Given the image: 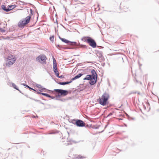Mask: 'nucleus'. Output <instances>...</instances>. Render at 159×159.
<instances>
[{
  "label": "nucleus",
  "mask_w": 159,
  "mask_h": 159,
  "mask_svg": "<svg viewBox=\"0 0 159 159\" xmlns=\"http://www.w3.org/2000/svg\"><path fill=\"white\" fill-rule=\"evenodd\" d=\"M59 38L62 41L67 44L68 45L76 46L75 48H69V49H72L74 48H87V46L86 45L80 44L79 43H77L75 42H71L65 39L61 38L60 37Z\"/></svg>",
  "instance_id": "1"
},
{
  "label": "nucleus",
  "mask_w": 159,
  "mask_h": 159,
  "mask_svg": "<svg viewBox=\"0 0 159 159\" xmlns=\"http://www.w3.org/2000/svg\"><path fill=\"white\" fill-rule=\"evenodd\" d=\"M109 98V94L107 93H105L100 98L98 99L97 101L101 105L104 106L108 103L107 101Z\"/></svg>",
  "instance_id": "2"
},
{
  "label": "nucleus",
  "mask_w": 159,
  "mask_h": 159,
  "mask_svg": "<svg viewBox=\"0 0 159 159\" xmlns=\"http://www.w3.org/2000/svg\"><path fill=\"white\" fill-rule=\"evenodd\" d=\"M16 60L14 56L12 55H10L8 56L7 58L6 62L3 64L4 66L7 67H10L14 63Z\"/></svg>",
  "instance_id": "3"
},
{
  "label": "nucleus",
  "mask_w": 159,
  "mask_h": 159,
  "mask_svg": "<svg viewBox=\"0 0 159 159\" xmlns=\"http://www.w3.org/2000/svg\"><path fill=\"white\" fill-rule=\"evenodd\" d=\"M84 39H85L84 41L86 42L92 48H95L96 47V43L94 40L89 37H84L81 40H83Z\"/></svg>",
  "instance_id": "4"
},
{
  "label": "nucleus",
  "mask_w": 159,
  "mask_h": 159,
  "mask_svg": "<svg viewBox=\"0 0 159 159\" xmlns=\"http://www.w3.org/2000/svg\"><path fill=\"white\" fill-rule=\"evenodd\" d=\"M31 19L30 16H28L24 20H20L18 23V25L19 27H23L24 26L30 22Z\"/></svg>",
  "instance_id": "5"
},
{
  "label": "nucleus",
  "mask_w": 159,
  "mask_h": 159,
  "mask_svg": "<svg viewBox=\"0 0 159 159\" xmlns=\"http://www.w3.org/2000/svg\"><path fill=\"white\" fill-rule=\"evenodd\" d=\"M54 91L58 93H60V95H61L62 96H66L67 95L68 93V91L66 90L55 89H54Z\"/></svg>",
  "instance_id": "6"
},
{
  "label": "nucleus",
  "mask_w": 159,
  "mask_h": 159,
  "mask_svg": "<svg viewBox=\"0 0 159 159\" xmlns=\"http://www.w3.org/2000/svg\"><path fill=\"white\" fill-rule=\"evenodd\" d=\"M47 58L45 55L43 54H41L39 56L36 58V61H38L40 63H43L46 62Z\"/></svg>",
  "instance_id": "7"
},
{
  "label": "nucleus",
  "mask_w": 159,
  "mask_h": 159,
  "mask_svg": "<svg viewBox=\"0 0 159 159\" xmlns=\"http://www.w3.org/2000/svg\"><path fill=\"white\" fill-rule=\"evenodd\" d=\"M75 125L78 127H82L85 126V123L80 120H76L75 122Z\"/></svg>",
  "instance_id": "8"
},
{
  "label": "nucleus",
  "mask_w": 159,
  "mask_h": 159,
  "mask_svg": "<svg viewBox=\"0 0 159 159\" xmlns=\"http://www.w3.org/2000/svg\"><path fill=\"white\" fill-rule=\"evenodd\" d=\"M92 75H91V76L92 77L93 80H95V79H97V74L96 73L95 70L93 69L91 70Z\"/></svg>",
  "instance_id": "9"
},
{
  "label": "nucleus",
  "mask_w": 159,
  "mask_h": 159,
  "mask_svg": "<svg viewBox=\"0 0 159 159\" xmlns=\"http://www.w3.org/2000/svg\"><path fill=\"white\" fill-rule=\"evenodd\" d=\"M83 75V74L82 73H80L79 74L77 75L76 76H75V77L72 78L71 79V81H73L74 80H75L76 79H78L80 77H81L82 75Z\"/></svg>",
  "instance_id": "10"
},
{
  "label": "nucleus",
  "mask_w": 159,
  "mask_h": 159,
  "mask_svg": "<svg viewBox=\"0 0 159 159\" xmlns=\"http://www.w3.org/2000/svg\"><path fill=\"white\" fill-rule=\"evenodd\" d=\"M72 82V81H66L65 82H57V83L61 85H65L69 84L71 83Z\"/></svg>",
  "instance_id": "11"
},
{
  "label": "nucleus",
  "mask_w": 159,
  "mask_h": 159,
  "mask_svg": "<svg viewBox=\"0 0 159 159\" xmlns=\"http://www.w3.org/2000/svg\"><path fill=\"white\" fill-rule=\"evenodd\" d=\"M91 76V75H87L86 77L84 78V80H93V78Z\"/></svg>",
  "instance_id": "12"
},
{
  "label": "nucleus",
  "mask_w": 159,
  "mask_h": 159,
  "mask_svg": "<svg viewBox=\"0 0 159 159\" xmlns=\"http://www.w3.org/2000/svg\"><path fill=\"white\" fill-rule=\"evenodd\" d=\"M1 7L2 9L4 11L6 12H8L9 11V9H8L7 7L6 8L5 6L4 5H2Z\"/></svg>",
  "instance_id": "13"
},
{
  "label": "nucleus",
  "mask_w": 159,
  "mask_h": 159,
  "mask_svg": "<svg viewBox=\"0 0 159 159\" xmlns=\"http://www.w3.org/2000/svg\"><path fill=\"white\" fill-rule=\"evenodd\" d=\"M95 80H90L89 81V84L91 85H94L97 81V79H95Z\"/></svg>",
  "instance_id": "14"
},
{
  "label": "nucleus",
  "mask_w": 159,
  "mask_h": 159,
  "mask_svg": "<svg viewBox=\"0 0 159 159\" xmlns=\"http://www.w3.org/2000/svg\"><path fill=\"white\" fill-rule=\"evenodd\" d=\"M61 96H62L61 95H60V93H58V95L56 96V99L57 100H59L61 101H63L62 99H59L58 98H60Z\"/></svg>",
  "instance_id": "15"
},
{
  "label": "nucleus",
  "mask_w": 159,
  "mask_h": 159,
  "mask_svg": "<svg viewBox=\"0 0 159 159\" xmlns=\"http://www.w3.org/2000/svg\"><path fill=\"white\" fill-rule=\"evenodd\" d=\"M15 7L14 5H9L7 7L8 9H9V11L15 8Z\"/></svg>",
  "instance_id": "16"
},
{
  "label": "nucleus",
  "mask_w": 159,
  "mask_h": 159,
  "mask_svg": "<svg viewBox=\"0 0 159 159\" xmlns=\"http://www.w3.org/2000/svg\"><path fill=\"white\" fill-rule=\"evenodd\" d=\"M46 90H49L48 89H46L43 88L42 87L40 88L39 90V91L40 92H46Z\"/></svg>",
  "instance_id": "17"
},
{
  "label": "nucleus",
  "mask_w": 159,
  "mask_h": 159,
  "mask_svg": "<svg viewBox=\"0 0 159 159\" xmlns=\"http://www.w3.org/2000/svg\"><path fill=\"white\" fill-rule=\"evenodd\" d=\"M11 84H12V86L15 89H16V90H18L19 91L20 90H19V89H18V88L17 87V86H16V84H14V83H11Z\"/></svg>",
  "instance_id": "18"
},
{
  "label": "nucleus",
  "mask_w": 159,
  "mask_h": 159,
  "mask_svg": "<svg viewBox=\"0 0 159 159\" xmlns=\"http://www.w3.org/2000/svg\"><path fill=\"white\" fill-rule=\"evenodd\" d=\"M53 71L56 70H57V64H53Z\"/></svg>",
  "instance_id": "19"
},
{
  "label": "nucleus",
  "mask_w": 159,
  "mask_h": 159,
  "mask_svg": "<svg viewBox=\"0 0 159 159\" xmlns=\"http://www.w3.org/2000/svg\"><path fill=\"white\" fill-rule=\"evenodd\" d=\"M30 98V99H32V100H33L35 101L36 102H39V103L43 104V103H42L40 100H37V99H33V98Z\"/></svg>",
  "instance_id": "20"
},
{
  "label": "nucleus",
  "mask_w": 159,
  "mask_h": 159,
  "mask_svg": "<svg viewBox=\"0 0 159 159\" xmlns=\"http://www.w3.org/2000/svg\"><path fill=\"white\" fill-rule=\"evenodd\" d=\"M73 159H84V158L82 157H80V156H79L76 157H75Z\"/></svg>",
  "instance_id": "21"
},
{
  "label": "nucleus",
  "mask_w": 159,
  "mask_h": 159,
  "mask_svg": "<svg viewBox=\"0 0 159 159\" xmlns=\"http://www.w3.org/2000/svg\"><path fill=\"white\" fill-rule=\"evenodd\" d=\"M54 35L52 36V37H50V41L52 42H53L54 41Z\"/></svg>",
  "instance_id": "22"
},
{
  "label": "nucleus",
  "mask_w": 159,
  "mask_h": 159,
  "mask_svg": "<svg viewBox=\"0 0 159 159\" xmlns=\"http://www.w3.org/2000/svg\"><path fill=\"white\" fill-rule=\"evenodd\" d=\"M41 94L45 96L48 97H49V95L48 94L46 93H41Z\"/></svg>",
  "instance_id": "23"
},
{
  "label": "nucleus",
  "mask_w": 159,
  "mask_h": 159,
  "mask_svg": "<svg viewBox=\"0 0 159 159\" xmlns=\"http://www.w3.org/2000/svg\"><path fill=\"white\" fill-rule=\"evenodd\" d=\"M36 86L37 87H38L39 88H40V89L42 87L41 85L39 84H37L36 85Z\"/></svg>",
  "instance_id": "24"
},
{
  "label": "nucleus",
  "mask_w": 159,
  "mask_h": 159,
  "mask_svg": "<svg viewBox=\"0 0 159 159\" xmlns=\"http://www.w3.org/2000/svg\"><path fill=\"white\" fill-rule=\"evenodd\" d=\"M52 59H53V64L57 63L56 62V60L54 57H53Z\"/></svg>",
  "instance_id": "25"
},
{
  "label": "nucleus",
  "mask_w": 159,
  "mask_h": 159,
  "mask_svg": "<svg viewBox=\"0 0 159 159\" xmlns=\"http://www.w3.org/2000/svg\"><path fill=\"white\" fill-rule=\"evenodd\" d=\"M0 31L2 33V32H5V30H3V29H2V28H0Z\"/></svg>",
  "instance_id": "26"
},
{
  "label": "nucleus",
  "mask_w": 159,
  "mask_h": 159,
  "mask_svg": "<svg viewBox=\"0 0 159 159\" xmlns=\"http://www.w3.org/2000/svg\"><path fill=\"white\" fill-rule=\"evenodd\" d=\"M48 98H51L52 99H56L55 97H54L53 96H50V95H49V97H48Z\"/></svg>",
  "instance_id": "27"
},
{
  "label": "nucleus",
  "mask_w": 159,
  "mask_h": 159,
  "mask_svg": "<svg viewBox=\"0 0 159 159\" xmlns=\"http://www.w3.org/2000/svg\"><path fill=\"white\" fill-rule=\"evenodd\" d=\"M53 71H54V72L55 73V75H57L58 73H59L58 71L57 70H55Z\"/></svg>",
  "instance_id": "28"
},
{
  "label": "nucleus",
  "mask_w": 159,
  "mask_h": 159,
  "mask_svg": "<svg viewBox=\"0 0 159 159\" xmlns=\"http://www.w3.org/2000/svg\"><path fill=\"white\" fill-rule=\"evenodd\" d=\"M64 76L63 75H61V76H59L58 77V78H64Z\"/></svg>",
  "instance_id": "29"
},
{
  "label": "nucleus",
  "mask_w": 159,
  "mask_h": 159,
  "mask_svg": "<svg viewBox=\"0 0 159 159\" xmlns=\"http://www.w3.org/2000/svg\"><path fill=\"white\" fill-rule=\"evenodd\" d=\"M98 54H99V57H102V55L101 53H100V52L98 53Z\"/></svg>",
  "instance_id": "30"
},
{
  "label": "nucleus",
  "mask_w": 159,
  "mask_h": 159,
  "mask_svg": "<svg viewBox=\"0 0 159 159\" xmlns=\"http://www.w3.org/2000/svg\"><path fill=\"white\" fill-rule=\"evenodd\" d=\"M76 120H72V123L75 125V122L76 121Z\"/></svg>",
  "instance_id": "31"
},
{
  "label": "nucleus",
  "mask_w": 159,
  "mask_h": 159,
  "mask_svg": "<svg viewBox=\"0 0 159 159\" xmlns=\"http://www.w3.org/2000/svg\"><path fill=\"white\" fill-rule=\"evenodd\" d=\"M56 47H57V48H61V46L59 45H57L56 46Z\"/></svg>",
  "instance_id": "32"
},
{
  "label": "nucleus",
  "mask_w": 159,
  "mask_h": 159,
  "mask_svg": "<svg viewBox=\"0 0 159 159\" xmlns=\"http://www.w3.org/2000/svg\"><path fill=\"white\" fill-rule=\"evenodd\" d=\"M113 114L112 113H110L107 116V117H108L112 115Z\"/></svg>",
  "instance_id": "33"
},
{
  "label": "nucleus",
  "mask_w": 159,
  "mask_h": 159,
  "mask_svg": "<svg viewBox=\"0 0 159 159\" xmlns=\"http://www.w3.org/2000/svg\"><path fill=\"white\" fill-rule=\"evenodd\" d=\"M30 12L31 14L33 15V10L32 9H30Z\"/></svg>",
  "instance_id": "34"
},
{
  "label": "nucleus",
  "mask_w": 159,
  "mask_h": 159,
  "mask_svg": "<svg viewBox=\"0 0 159 159\" xmlns=\"http://www.w3.org/2000/svg\"><path fill=\"white\" fill-rule=\"evenodd\" d=\"M44 2L47 3V2H49V1L48 0H42Z\"/></svg>",
  "instance_id": "35"
},
{
  "label": "nucleus",
  "mask_w": 159,
  "mask_h": 159,
  "mask_svg": "<svg viewBox=\"0 0 159 159\" xmlns=\"http://www.w3.org/2000/svg\"><path fill=\"white\" fill-rule=\"evenodd\" d=\"M24 86H25V87H26L27 88H29V86L27 85V84H25V85H24Z\"/></svg>",
  "instance_id": "36"
},
{
  "label": "nucleus",
  "mask_w": 159,
  "mask_h": 159,
  "mask_svg": "<svg viewBox=\"0 0 159 159\" xmlns=\"http://www.w3.org/2000/svg\"><path fill=\"white\" fill-rule=\"evenodd\" d=\"M41 93L40 92H37V93L38 94H41V93Z\"/></svg>",
  "instance_id": "37"
},
{
  "label": "nucleus",
  "mask_w": 159,
  "mask_h": 159,
  "mask_svg": "<svg viewBox=\"0 0 159 159\" xmlns=\"http://www.w3.org/2000/svg\"><path fill=\"white\" fill-rule=\"evenodd\" d=\"M56 75L57 76L58 78V77L59 76V73H58L57 74V75Z\"/></svg>",
  "instance_id": "38"
},
{
  "label": "nucleus",
  "mask_w": 159,
  "mask_h": 159,
  "mask_svg": "<svg viewBox=\"0 0 159 159\" xmlns=\"http://www.w3.org/2000/svg\"><path fill=\"white\" fill-rule=\"evenodd\" d=\"M29 89H31L32 90H34L33 89L30 87H29Z\"/></svg>",
  "instance_id": "39"
},
{
  "label": "nucleus",
  "mask_w": 159,
  "mask_h": 159,
  "mask_svg": "<svg viewBox=\"0 0 159 159\" xmlns=\"http://www.w3.org/2000/svg\"><path fill=\"white\" fill-rule=\"evenodd\" d=\"M21 84V85H24H24H25V84Z\"/></svg>",
  "instance_id": "40"
},
{
  "label": "nucleus",
  "mask_w": 159,
  "mask_h": 159,
  "mask_svg": "<svg viewBox=\"0 0 159 159\" xmlns=\"http://www.w3.org/2000/svg\"><path fill=\"white\" fill-rule=\"evenodd\" d=\"M53 134V133H49L50 134Z\"/></svg>",
  "instance_id": "41"
},
{
  "label": "nucleus",
  "mask_w": 159,
  "mask_h": 159,
  "mask_svg": "<svg viewBox=\"0 0 159 159\" xmlns=\"http://www.w3.org/2000/svg\"><path fill=\"white\" fill-rule=\"evenodd\" d=\"M124 10L125 11H127V10H125V8H124Z\"/></svg>",
  "instance_id": "42"
},
{
  "label": "nucleus",
  "mask_w": 159,
  "mask_h": 159,
  "mask_svg": "<svg viewBox=\"0 0 159 159\" xmlns=\"http://www.w3.org/2000/svg\"><path fill=\"white\" fill-rule=\"evenodd\" d=\"M34 90V91H36V90L34 89V90Z\"/></svg>",
  "instance_id": "43"
},
{
  "label": "nucleus",
  "mask_w": 159,
  "mask_h": 159,
  "mask_svg": "<svg viewBox=\"0 0 159 159\" xmlns=\"http://www.w3.org/2000/svg\"><path fill=\"white\" fill-rule=\"evenodd\" d=\"M56 22H57V20H56Z\"/></svg>",
  "instance_id": "44"
},
{
  "label": "nucleus",
  "mask_w": 159,
  "mask_h": 159,
  "mask_svg": "<svg viewBox=\"0 0 159 159\" xmlns=\"http://www.w3.org/2000/svg\"><path fill=\"white\" fill-rule=\"evenodd\" d=\"M56 22H57V20H56Z\"/></svg>",
  "instance_id": "45"
},
{
  "label": "nucleus",
  "mask_w": 159,
  "mask_h": 159,
  "mask_svg": "<svg viewBox=\"0 0 159 159\" xmlns=\"http://www.w3.org/2000/svg\"><path fill=\"white\" fill-rule=\"evenodd\" d=\"M125 126H126V125L125 124Z\"/></svg>",
  "instance_id": "46"
},
{
  "label": "nucleus",
  "mask_w": 159,
  "mask_h": 159,
  "mask_svg": "<svg viewBox=\"0 0 159 159\" xmlns=\"http://www.w3.org/2000/svg\"><path fill=\"white\" fill-rule=\"evenodd\" d=\"M0 24H1L0 23Z\"/></svg>",
  "instance_id": "47"
}]
</instances>
